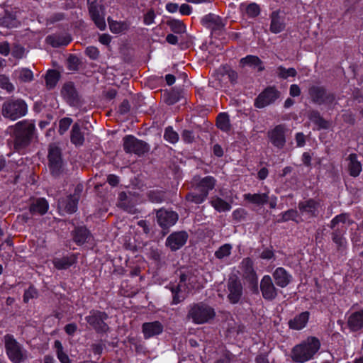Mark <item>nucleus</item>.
Listing matches in <instances>:
<instances>
[{"label": "nucleus", "mask_w": 363, "mask_h": 363, "mask_svg": "<svg viewBox=\"0 0 363 363\" xmlns=\"http://www.w3.org/2000/svg\"><path fill=\"white\" fill-rule=\"evenodd\" d=\"M169 25L171 30L176 33H183L186 31L184 24L179 20H172L169 21Z\"/></svg>", "instance_id": "44"}, {"label": "nucleus", "mask_w": 363, "mask_h": 363, "mask_svg": "<svg viewBox=\"0 0 363 363\" xmlns=\"http://www.w3.org/2000/svg\"><path fill=\"white\" fill-rule=\"evenodd\" d=\"M179 12L182 15H189L191 13V7L188 4H183L179 8Z\"/></svg>", "instance_id": "60"}, {"label": "nucleus", "mask_w": 363, "mask_h": 363, "mask_svg": "<svg viewBox=\"0 0 363 363\" xmlns=\"http://www.w3.org/2000/svg\"><path fill=\"white\" fill-rule=\"evenodd\" d=\"M226 75L228 76V78L232 83H234L238 78L237 72L231 69H228L226 71Z\"/></svg>", "instance_id": "62"}, {"label": "nucleus", "mask_w": 363, "mask_h": 363, "mask_svg": "<svg viewBox=\"0 0 363 363\" xmlns=\"http://www.w3.org/2000/svg\"><path fill=\"white\" fill-rule=\"evenodd\" d=\"M59 79V74L55 70H50L48 72L46 77H45V81L46 84L50 88H52L55 84H57Z\"/></svg>", "instance_id": "42"}, {"label": "nucleus", "mask_w": 363, "mask_h": 363, "mask_svg": "<svg viewBox=\"0 0 363 363\" xmlns=\"http://www.w3.org/2000/svg\"><path fill=\"white\" fill-rule=\"evenodd\" d=\"M7 355L13 363H20L24 359L23 351L11 335H6L4 337Z\"/></svg>", "instance_id": "6"}, {"label": "nucleus", "mask_w": 363, "mask_h": 363, "mask_svg": "<svg viewBox=\"0 0 363 363\" xmlns=\"http://www.w3.org/2000/svg\"><path fill=\"white\" fill-rule=\"evenodd\" d=\"M242 67L248 66L251 68L257 69L259 71L262 70L263 67L260 60L254 55H248L240 60Z\"/></svg>", "instance_id": "32"}, {"label": "nucleus", "mask_w": 363, "mask_h": 363, "mask_svg": "<svg viewBox=\"0 0 363 363\" xmlns=\"http://www.w3.org/2000/svg\"><path fill=\"white\" fill-rule=\"evenodd\" d=\"M272 21L270 30L274 33H279L284 28V23L282 22L278 11H274L272 14Z\"/></svg>", "instance_id": "33"}, {"label": "nucleus", "mask_w": 363, "mask_h": 363, "mask_svg": "<svg viewBox=\"0 0 363 363\" xmlns=\"http://www.w3.org/2000/svg\"><path fill=\"white\" fill-rule=\"evenodd\" d=\"M320 208V203L313 199L301 202L298 205L300 213L306 218L316 216Z\"/></svg>", "instance_id": "11"}, {"label": "nucleus", "mask_w": 363, "mask_h": 363, "mask_svg": "<svg viewBox=\"0 0 363 363\" xmlns=\"http://www.w3.org/2000/svg\"><path fill=\"white\" fill-rule=\"evenodd\" d=\"M37 296L36 289L30 286L24 293L23 300L25 302H28L30 298H33Z\"/></svg>", "instance_id": "51"}, {"label": "nucleus", "mask_w": 363, "mask_h": 363, "mask_svg": "<svg viewBox=\"0 0 363 363\" xmlns=\"http://www.w3.org/2000/svg\"><path fill=\"white\" fill-rule=\"evenodd\" d=\"M110 29L115 33H118L122 30V25L117 22H109Z\"/></svg>", "instance_id": "56"}, {"label": "nucleus", "mask_w": 363, "mask_h": 363, "mask_svg": "<svg viewBox=\"0 0 363 363\" xmlns=\"http://www.w3.org/2000/svg\"><path fill=\"white\" fill-rule=\"evenodd\" d=\"M260 289L263 297L267 300H272L277 296V289L274 286L272 278L265 275L261 280Z\"/></svg>", "instance_id": "15"}, {"label": "nucleus", "mask_w": 363, "mask_h": 363, "mask_svg": "<svg viewBox=\"0 0 363 363\" xmlns=\"http://www.w3.org/2000/svg\"><path fill=\"white\" fill-rule=\"evenodd\" d=\"M315 122L320 128H327V122L321 118L318 113H314Z\"/></svg>", "instance_id": "59"}, {"label": "nucleus", "mask_w": 363, "mask_h": 363, "mask_svg": "<svg viewBox=\"0 0 363 363\" xmlns=\"http://www.w3.org/2000/svg\"><path fill=\"white\" fill-rule=\"evenodd\" d=\"M320 347V342L318 338L308 337L292 349L291 358L297 363L306 362L313 358Z\"/></svg>", "instance_id": "2"}, {"label": "nucleus", "mask_w": 363, "mask_h": 363, "mask_svg": "<svg viewBox=\"0 0 363 363\" xmlns=\"http://www.w3.org/2000/svg\"><path fill=\"white\" fill-rule=\"evenodd\" d=\"M211 203L212 206L219 212L228 211L231 209L230 204L219 197L213 198Z\"/></svg>", "instance_id": "36"}, {"label": "nucleus", "mask_w": 363, "mask_h": 363, "mask_svg": "<svg viewBox=\"0 0 363 363\" xmlns=\"http://www.w3.org/2000/svg\"><path fill=\"white\" fill-rule=\"evenodd\" d=\"M159 225L165 228L174 225L178 219L177 214L174 211L160 210L157 213Z\"/></svg>", "instance_id": "14"}, {"label": "nucleus", "mask_w": 363, "mask_h": 363, "mask_svg": "<svg viewBox=\"0 0 363 363\" xmlns=\"http://www.w3.org/2000/svg\"><path fill=\"white\" fill-rule=\"evenodd\" d=\"M107 318V315L105 313L92 311L89 315L86 317V321L96 330L98 331H106L108 328L107 325L104 323V320Z\"/></svg>", "instance_id": "10"}, {"label": "nucleus", "mask_w": 363, "mask_h": 363, "mask_svg": "<svg viewBox=\"0 0 363 363\" xmlns=\"http://www.w3.org/2000/svg\"><path fill=\"white\" fill-rule=\"evenodd\" d=\"M26 113L27 105L21 99L6 101L2 107L4 116L13 121L25 116Z\"/></svg>", "instance_id": "5"}, {"label": "nucleus", "mask_w": 363, "mask_h": 363, "mask_svg": "<svg viewBox=\"0 0 363 363\" xmlns=\"http://www.w3.org/2000/svg\"><path fill=\"white\" fill-rule=\"evenodd\" d=\"M35 124L28 121H21L13 127L14 146L20 150L28 145L35 136Z\"/></svg>", "instance_id": "3"}, {"label": "nucleus", "mask_w": 363, "mask_h": 363, "mask_svg": "<svg viewBox=\"0 0 363 363\" xmlns=\"http://www.w3.org/2000/svg\"><path fill=\"white\" fill-rule=\"evenodd\" d=\"M309 93L314 101L319 104L326 101V91L324 89L318 86H313L311 88Z\"/></svg>", "instance_id": "34"}, {"label": "nucleus", "mask_w": 363, "mask_h": 363, "mask_svg": "<svg viewBox=\"0 0 363 363\" xmlns=\"http://www.w3.org/2000/svg\"><path fill=\"white\" fill-rule=\"evenodd\" d=\"M274 279L277 286L284 288L291 281V277L282 267H278L273 273Z\"/></svg>", "instance_id": "22"}, {"label": "nucleus", "mask_w": 363, "mask_h": 363, "mask_svg": "<svg viewBox=\"0 0 363 363\" xmlns=\"http://www.w3.org/2000/svg\"><path fill=\"white\" fill-rule=\"evenodd\" d=\"M277 74L279 77L282 79H287L290 77H295L297 74V72L294 68L286 69L282 66H280L277 69Z\"/></svg>", "instance_id": "40"}, {"label": "nucleus", "mask_w": 363, "mask_h": 363, "mask_svg": "<svg viewBox=\"0 0 363 363\" xmlns=\"http://www.w3.org/2000/svg\"><path fill=\"white\" fill-rule=\"evenodd\" d=\"M333 240L340 247L344 246L346 242L345 239L342 237V235L337 233H333Z\"/></svg>", "instance_id": "54"}, {"label": "nucleus", "mask_w": 363, "mask_h": 363, "mask_svg": "<svg viewBox=\"0 0 363 363\" xmlns=\"http://www.w3.org/2000/svg\"><path fill=\"white\" fill-rule=\"evenodd\" d=\"M48 209V203L45 199H38L30 207L32 213L45 214Z\"/></svg>", "instance_id": "31"}, {"label": "nucleus", "mask_w": 363, "mask_h": 363, "mask_svg": "<svg viewBox=\"0 0 363 363\" xmlns=\"http://www.w3.org/2000/svg\"><path fill=\"white\" fill-rule=\"evenodd\" d=\"M241 269L243 276L252 284H257V277L253 269V262L250 258H246L241 262Z\"/></svg>", "instance_id": "19"}, {"label": "nucleus", "mask_w": 363, "mask_h": 363, "mask_svg": "<svg viewBox=\"0 0 363 363\" xmlns=\"http://www.w3.org/2000/svg\"><path fill=\"white\" fill-rule=\"evenodd\" d=\"M56 350L57 356L61 363H70L69 358L67 354L63 352L62 343L59 340H55L54 343Z\"/></svg>", "instance_id": "39"}, {"label": "nucleus", "mask_w": 363, "mask_h": 363, "mask_svg": "<svg viewBox=\"0 0 363 363\" xmlns=\"http://www.w3.org/2000/svg\"><path fill=\"white\" fill-rule=\"evenodd\" d=\"M14 57L21 58L24 55V49L20 46H16L12 52Z\"/></svg>", "instance_id": "57"}, {"label": "nucleus", "mask_w": 363, "mask_h": 363, "mask_svg": "<svg viewBox=\"0 0 363 363\" xmlns=\"http://www.w3.org/2000/svg\"><path fill=\"white\" fill-rule=\"evenodd\" d=\"M164 138L169 143L174 144L179 140V135L172 127L169 126L164 130Z\"/></svg>", "instance_id": "41"}, {"label": "nucleus", "mask_w": 363, "mask_h": 363, "mask_svg": "<svg viewBox=\"0 0 363 363\" xmlns=\"http://www.w3.org/2000/svg\"><path fill=\"white\" fill-rule=\"evenodd\" d=\"M279 92L274 87H268L264 90L256 99L255 106L257 108H264L277 100Z\"/></svg>", "instance_id": "9"}, {"label": "nucleus", "mask_w": 363, "mask_h": 363, "mask_svg": "<svg viewBox=\"0 0 363 363\" xmlns=\"http://www.w3.org/2000/svg\"><path fill=\"white\" fill-rule=\"evenodd\" d=\"M216 312L214 309L203 303L191 306L189 310L188 318L196 324L209 323L214 318Z\"/></svg>", "instance_id": "4"}, {"label": "nucleus", "mask_w": 363, "mask_h": 363, "mask_svg": "<svg viewBox=\"0 0 363 363\" xmlns=\"http://www.w3.org/2000/svg\"><path fill=\"white\" fill-rule=\"evenodd\" d=\"M348 326L353 331L363 330V310L353 312L348 318Z\"/></svg>", "instance_id": "21"}, {"label": "nucleus", "mask_w": 363, "mask_h": 363, "mask_svg": "<svg viewBox=\"0 0 363 363\" xmlns=\"http://www.w3.org/2000/svg\"><path fill=\"white\" fill-rule=\"evenodd\" d=\"M48 158L50 168L57 170L60 167L61 157L60 149L57 147H50L49 150Z\"/></svg>", "instance_id": "25"}, {"label": "nucleus", "mask_w": 363, "mask_h": 363, "mask_svg": "<svg viewBox=\"0 0 363 363\" xmlns=\"http://www.w3.org/2000/svg\"><path fill=\"white\" fill-rule=\"evenodd\" d=\"M247 13L250 16H257L260 11L259 6L253 3L250 4L246 9Z\"/></svg>", "instance_id": "49"}, {"label": "nucleus", "mask_w": 363, "mask_h": 363, "mask_svg": "<svg viewBox=\"0 0 363 363\" xmlns=\"http://www.w3.org/2000/svg\"><path fill=\"white\" fill-rule=\"evenodd\" d=\"M143 333L145 339L158 335L163 331V325L159 321L145 323L142 326Z\"/></svg>", "instance_id": "18"}, {"label": "nucleus", "mask_w": 363, "mask_h": 363, "mask_svg": "<svg viewBox=\"0 0 363 363\" xmlns=\"http://www.w3.org/2000/svg\"><path fill=\"white\" fill-rule=\"evenodd\" d=\"M348 160L350 174L354 177H357L362 171V164L357 160V155L355 154H350L348 157Z\"/></svg>", "instance_id": "29"}, {"label": "nucleus", "mask_w": 363, "mask_h": 363, "mask_svg": "<svg viewBox=\"0 0 363 363\" xmlns=\"http://www.w3.org/2000/svg\"><path fill=\"white\" fill-rule=\"evenodd\" d=\"M76 262V257L74 255L65 256L60 258H55L52 263L55 268L58 269H64L69 267Z\"/></svg>", "instance_id": "27"}, {"label": "nucleus", "mask_w": 363, "mask_h": 363, "mask_svg": "<svg viewBox=\"0 0 363 363\" xmlns=\"http://www.w3.org/2000/svg\"><path fill=\"white\" fill-rule=\"evenodd\" d=\"M298 213L295 210H289L286 211L282 216V220L284 221L289 220H297Z\"/></svg>", "instance_id": "52"}, {"label": "nucleus", "mask_w": 363, "mask_h": 363, "mask_svg": "<svg viewBox=\"0 0 363 363\" xmlns=\"http://www.w3.org/2000/svg\"><path fill=\"white\" fill-rule=\"evenodd\" d=\"M10 48L8 43H0V53L4 56H7L9 54Z\"/></svg>", "instance_id": "58"}, {"label": "nucleus", "mask_w": 363, "mask_h": 363, "mask_svg": "<svg viewBox=\"0 0 363 363\" xmlns=\"http://www.w3.org/2000/svg\"><path fill=\"white\" fill-rule=\"evenodd\" d=\"M301 93V90L298 85L292 84L290 87V95L292 96H298Z\"/></svg>", "instance_id": "63"}, {"label": "nucleus", "mask_w": 363, "mask_h": 363, "mask_svg": "<svg viewBox=\"0 0 363 363\" xmlns=\"http://www.w3.org/2000/svg\"><path fill=\"white\" fill-rule=\"evenodd\" d=\"M84 141L83 134L80 130L79 123H76L73 125L71 131V142L77 146L82 145Z\"/></svg>", "instance_id": "35"}, {"label": "nucleus", "mask_w": 363, "mask_h": 363, "mask_svg": "<svg viewBox=\"0 0 363 363\" xmlns=\"http://www.w3.org/2000/svg\"><path fill=\"white\" fill-rule=\"evenodd\" d=\"M228 298L231 303H237L242 294V286L240 281L230 278L228 284Z\"/></svg>", "instance_id": "12"}, {"label": "nucleus", "mask_w": 363, "mask_h": 363, "mask_svg": "<svg viewBox=\"0 0 363 363\" xmlns=\"http://www.w3.org/2000/svg\"><path fill=\"white\" fill-rule=\"evenodd\" d=\"M86 53L90 58L93 60L96 59L99 54L98 49L93 46L86 48Z\"/></svg>", "instance_id": "53"}, {"label": "nucleus", "mask_w": 363, "mask_h": 363, "mask_svg": "<svg viewBox=\"0 0 363 363\" xmlns=\"http://www.w3.org/2000/svg\"><path fill=\"white\" fill-rule=\"evenodd\" d=\"M13 78L20 83H28L33 79V72L26 67H20L13 72Z\"/></svg>", "instance_id": "23"}, {"label": "nucleus", "mask_w": 363, "mask_h": 363, "mask_svg": "<svg viewBox=\"0 0 363 363\" xmlns=\"http://www.w3.org/2000/svg\"><path fill=\"white\" fill-rule=\"evenodd\" d=\"M216 184V179L211 176L201 179L197 184L199 190L208 196L209 191L212 190Z\"/></svg>", "instance_id": "28"}, {"label": "nucleus", "mask_w": 363, "mask_h": 363, "mask_svg": "<svg viewBox=\"0 0 363 363\" xmlns=\"http://www.w3.org/2000/svg\"><path fill=\"white\" fill-rule=\"evenodd\" d=\"M182 139L186 143H190L194 140L192 132L189 130H184L182 135Z\"/></svg>", "instance_id": "55"}, {"label": "nucleus", "mask_w": 363, "mask_h": 363, "mask_svg": "<svg viewBox=\"0 0 363 363\" xmlns=\"http://www.w3.org/2000/svg\"><path fill=\"white\" fill-rule=\"evenodd\" d=\"M188 235L185 232H177L171 234L166 240V245L174 251L182 247L186 242Z\"/></svg>", "instance_id": "16"}, {"label": "nucleus", "mask_w": 363, "mask_h": 363, "mask_svg": "<svg viewBox=\"0 0 363 363\" xmlns=\"http://www.w3.org/2000/svg\"><path fill=\"white\" fill-rule=\"evenodd\" d=\"M82 186L79 185L76 189V191H78L77 194L74 193L73 195L69 196L66 199H60L58 203L59 208L69 213L75 212L79 199V193L82 191Z\"/></svg>", "instance_id": "13"}, {"label": "nucleus", "mask_w": 363, "mask_h": 363, "mask_svg": "<svg viewBox=\"0 0 363 363\" xmlns=\"http://www.w3.org/2000/svg\"><path fill=\"white\" fill-rule=\"evenodd\" d=\"M155 18V11L153 10H150L145 14L143 22L145 25L150 26L154 23Z\"/></svg>", "instance_id": "50"}, {"label": "nucleus", "mask_w": 363, "mask_h": 363, "mask_svg": "<svg viewBox=\"0 0 363 363\" xmlns=\"http://www.w3.org/2000/svg\"><path fill=\"white\" fill-rule=\"evenodd\" d=\"M216 125L218 128L223 131L230 130V121L228 116L225 113H220L217 117Z\"/></svg>", "instance_id": "38"}, {"label": "nucleus", "mask_w": 363, "mask_h": 363, "mask_svg": "<svg viewBox=\"0 0 363 363\" xmlns=\"http://www.w3.org/2000/svg\"><path fill=\"white\" fill-rule=\"evenodd\" d=\"M269 137L272 143L278 148H282L285 145V130L284 126L277 125L269 132Z\"/></svg>", "instance_id": "17"}, {"label": "nucleus", "mask_w": 363, "mask_h": 363, "mask_svg": "<svg viewBox=\"0 0 363 363\" xmlns=\"http://www.w3.org/2000/svg\"><path fill=\"white\" fill-rule=\"evenodd\" d=\"M273 255H274V253H273V252L271 250L265 249L261 253L260 257L262 259H271L273 257Z\"/></svg>", "instance_id": "64"}, {"label": "nucleus", "mask_w": 363, "mask_h": 363, "mask_svg": "<svg viewBox=\"0 0 363 363\" xmlns=\"http://www.w3.org/2000/svg\"><path fill=\"white\" fill-rule=\"evenodd\" d=\"M61 94L69 104H73L77 99L76 90L72 83L65 84L62 87Z\"/></svg>", "instance_id": "30"}, {"label": "nucleus", "mask_w": 363, "mask_h": 363, "mask_svg": "<svg viewBox=\"0 0 363 363\" xmlns=\"http://www.w3.org/2000/svg\"><path fill=\"white\" fill-rule=\"evenodd\" d=\"M309 318L308 312H303L295 316L289 322V328L294 330H301L306 325Z\"/></svg>", "instance_id": "24"}, {"label": "nucleus", "mask_w": 363, "mask_h": 363, "mask_svg": "<svg viewBox=\"0 0 363 363\" xmlns=\"http://www.w3.org/2000/svg\"><path fill=\"white\" fill-rule=\"evenodd\" d=\"M98 0H87L89 4V13L96 26L104 30L106 27L104 9L100 4H97Z\"/></svg>", "instance_id": "8"}, {"label": "nucleus", "mask_w": 363, "mask_h": 363, "mask_svg": "<svg viewBox=\"0 0 363 363\" xmlns=\"http://www.w3.org/2000/svg\"><path fill=\"white\" fill-rule=\"evenodd\" d=\"M89 235V232L86 228L82 227L77 228L74 234V241L79 245L83 244L86 242Z\"/></svg>", "instance_id": "37"}, {"label": "nucleus", "mask_w": 363, "mask_h": 363, "mask_svg": "<svg viewBox=\"0 0 363 363\" xmlns=\"http://www.w3.org/2000/svg\"><path fill=\"white\" fill-rule=\"evenodd\" d=\"M348 220V216L347 214H340L335 216L330 223V227L335 228L339 223H345Z\"/></svg>", "instance_id": "48"}, {"label": "nucleus", "mask_w": 363, "mask_h": 363, "mask_svg": "<svg viewBox=\"0 0 363 363\" xmlns=\"http://www.w3.org/2000/svg\"><path fill=\"white\" fill-rule=\"evenodd\" d=\"M232 246L230 244H225L216 251L215 255L218 259H223L230 255Z\"/></svg>", "instance_id": "43"}, {"label": "nucleus", "mask_w": 363, "mask_h": 363, "mask_svg": "<svg viewBox=\"0 0 363 363\" xmlns=\"http://www.w3.org/2000/svg\"><path fill=\"white\" fill-rule=\"evenodd\" d=\"M20 22L16 15V12L5 11L3 15L0 16V26L7 28H17Z\"/></svg>", "instance_id": "20"}, {"label": "nucleus", "mask_w": 363, "mask_h": 363, "mask_svg": "<svg viewBox=\"0 0 363 363\" xmlns=\"http://www.w3.org/2000/svg\"><path fill=\"white\" fill-rule=\"evenodd\" d=\"M206 282L198 270L186 271L181 273L180 281L177 286H172L173 303L177 304L185 298L191 289H199Z\"/></svg>", "instance_id": "1"}, {"label": "nucleus", "mask_w": 363, "mask_h": 363, "mask_svg": "<svg viewBox=\"0 0 363 363\" xmlns=\"http://www.w3.org/2000/svg\"><path fill=\"white\" fill-rule=\"evenodd\" d=\"M0 86L8 92H11L14 90V86L11 83L9 77L5 75L0 76Z\"/></svg>", "instance_id": "45"}, {"label": "nucleus", "mask_w": 363, "mask_h": 363, "mask_svg": "<svg viewBox=\"0 0 363 363\" xmlns=\"http://www.w3.org/2000/svg\"><path fill=\"white\" fill-rule=\"evenodd\" d=\"M123 147L126 152H134L137 155H143L149 150L147 143L132 135H127L123 138Z\"/></svg>", "instance_id": "7"}, {"label": "nucleus", "mask_w": 363, "mask_h": 363, "mask_svg": "<svg viewBox=\"0 0 363 363\" xmlns=\"http://www.w3.org/2000/svg\"><path fill=\"white\" fill-rule=\"evenodd\" d=\"M244 199L249 202L257 205L262 206L267 203L269 201V195L268 193H262V194H245L244 195Z\"/></svg>", "instance_id": "26"}, {"label": "nucleus", "mask_w": 363, "mask_h": 363, "mask_svg": "<svg viewBox=\"0 0 363 363\" xmlns=\"http://www.w3.org/2000/svg\"><path fill=\"white\" fill-rule=\"evenodd\" d=\"M206 197L207 195L201 191L199 194H189L187 196V199L196 203H201L206 199Z\"/></svg>", "instance_id": "47"}, {"label": "nucleus", "mask_w": 363, "mask_h": 363, "mask_svg": "<svg viewBox=\"0 0 363 363\" xmlns=\"http://www.w3.org/2000/svg\"><path fill=\"white\" fill-rule=\"evenodd\" d=\"M72 123V120L70 118H64L60 121L59 123V133L60 135H63L69 128Z\"/></svg>", "instance_id": "46"}, {"label": "nucleus", "mask_w": 363, "mask_h": 363, "mask_svg": "<svg viewBox=\"0 0 363 363\" xmlns=\"http://www.w3.org/2000/svg\"><path fill=\"white\" fill-rule=\"evenodd\" d=\"M297 146L302 147L305 145V136L302 133H298L296 135Z\"/></svg>", "instance_id": "61"}]
</instances>
